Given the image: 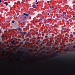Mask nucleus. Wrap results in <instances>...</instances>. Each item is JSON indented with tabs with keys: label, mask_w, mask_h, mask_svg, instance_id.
Listing matches in <instances>:
<instances>
[{
	"label": "nucleus",
	"mask_w": 75,
	"mask_h": 75,
	"mask_svg": "<svg viewBox=\"0 0 75 75\" xmlns=\"http://www.w3.org/2000/svg\"><path fill=\"white\" fill-rule=\"evenodd\" d=\"M60 18L61 19H63L64 18H65L66 17H67V15H65V14L64 13L61 14L60 15Z\"/></svg>",
	"instance_id": "nucleus-1"
},
{
	"label": "nucleus",
	"mask_w": 75,
	"mask_h": 75,
	"mask_svg": "<svg viewBox=\"0 0 75 75\" xmlns=\"http://www.w3.org/2000/svg\"><path fill=\"white\" fill-rule=\"evenodd\" d=\"M16 42V40H14L12 41H11V43L12 44H15V43Z\"/></svg>",
	"instance_id": "nucleus-2"
},
{
	"label": "nucleus",
	"mask_w": 75,
	"mask_h": 75,
	"mask_svg": "<svg viewBox=\"0 0 75 75\" xmlns=\"http://www.w3.org/2000/svg\"><path fill=\"white\" fill-rule=\"evenodd\" d=\"M21 16L22 17H24V18L25 19V20H27V19H26V16H25L24 15H23V14Z\"/></svg>",
	"instance_id": "nucleus-3"
},
{
	"label": "nucleus",
	"mask_w": 75,
	"mask_h": 75,
	"mask_svg": "<svg viewBox=\"0 0 75 75\" xmlns=\"http://www.w3.org/2000/svg\"><path fill=\"white\" fill-rule=\"evenodd\" d=\"M30 14V13H29L28 14H27L25 13H23V15H25L26 16H28Z\"/></svg>",
	"instance_id": "nucleus-4"
},
{
	"label": "nucleus",
	"mask_w": 75,
	"mask_h": 75,
	"mask_svg": "<svg viewBox=\"0 0 75 75\" xmlns=\"http://www.w3.org/2000/svg\"><path fill=\"white\" fill-rule=\"evenodd\" d=\"M32 7L33 8H36V5H34L32 6Z\"/></svg>",
	"instance_id": "nucleus-5"
},
{
	"label": "nucleus",
	"mask_w": 75,
	"mask_h": 75,
	"mask_svg": "<svg viewBox=\"0 0 75 75\" xmlns=\"http://www.w3.org/2000/svg\"><path fill=\"white\" fill-rule=\"evenodd\" d=\"M23 34H24L25 35V34H27V33H26L25 32H23Z\"/></svg>",
	"instance_id": "nucleus-6"
},
{
	"label": "nucleus",
	"mask_w": 75,
	"mask_h": 75,
	"mask_svg": "<svg viewBox=\"0 0 75 75\" xmlns=\"http://www.w3.org/2000/svg\"><path fill=\"white\" fill-rule=\"evenodd\" d=\"M36 4H38V2H37V0H36Z\"/></svg>",
	"instance_id": "nucleus-7"
},
{
	"label": "nucleus",
	"mask_w": 75,
	"mask_h": 75,
	"mask_svg": "<svg viewBox=\"0 0 75 75\" xmlns=\"http://www.w3.org/2000/svg\"><path fill=\"white\" fill-rule=\"evenodd\" d=\"M5 4H6V6H7L8 4V3H7V2H5Z\"/></svg>",
	"instance_id": "nucleus-8"
},
{
	"label": "nucleus",
	"mask_w": 75,
	"mask_h": 75,
	"mask_svg": "<svg viewBox=\"0 0 75 75\" xmlns=\"http://www.w3.org/2000/svg\"><path fill=\"white\" fill-rule=\"evenodd\" d=\"M54 7L53 6H52V7H50V9H51V8H53Z\"/></svg>",
	"instance_id": "nucleus-9"
},
{
	"label": "nucleus",
	"mask_w": 75,
	"mask_h": 75,
	"mask_svg": "<svg viewBox=\"0 0 75 75\" xmlns=\"http://www.w3.org/2000/svg\"><path fill=\"white\" fill-rule=\"evenodd\" d=\"M15 21H12V23H15Z\"/></svg>",
	"instance_id": "nucleus-10"
},
{
	"label": "nucleus",
	"mask_w": 75,
	"mask_h": 75,
	"mask_svg": "<svg viewBox=\"0 0 75 75\" xmlns=\"http://www.w3.org/2000/svg\"><path fill=\"white\" fill-rule=\"evenodd\" d=\"M10 18L11 19H12V18H13V17H12V16H11V17H10Z\"/></svg>",
	"instance_id": "nucleus-11"
},
{
	"label": "nucleus",
	"mask_w": 75,
	"mask_h": 75,
	"mask_svg": "<svg viewBox=\"0 0 75 75\" xmlns=\"http://www.w3.org/2000/svg\"><path fill=\"white\" fill-rule=\"evenodd\" d=\"M2 33V32L1 31V30H0V33Z\"/></svg>",
	"instance_id": "nucleus-12"
},
{
	"label": "nucleus",
	"mask_w": 75,
	"mask_h": 75,
	"mask_svg": "<svg viewBox=\"0 0 75 75\" xmlns=\"http://www.w3.org/2000/svg\"><path fill=\"white\" fill-rule=\"evenodd\" d=\"M53 18H55V16H53Z\"/></svg>",
	"instance_id": "nucleus-13"
},
{
	"label": "nucleus",
	"mask_w": 75,
	"mask_h": 75,
	"mask_svg": "<svg viewBox=\"0 0 75 75\" xmlns=\"http://www.w3.org/2000/svg\"><path fill=\"white\" fill-rule=\"evenodd\" d=\"M54 25V26H57V24H55Z\"/></svg>",
	"instance_id": "nucleus-14"
},
{
	"label": "nucleus",
	"mask_w": 75,
	"mask_h": 75,
	"mask_svg": "<svg viewBox=\"0 0 75 75\" xmlns=\"http://www.w3.org/2000/svg\"><path fill=\"white\" fill-rule=\"evenodd\" d=\"M7 0H4V1H6Z\"/></svg>",
	"instance_id": "nucleus-15"
},
{
	"label": "nucleus",
	"mask_w": 75,
	"mask_h": 75,
	"mask_svg": "<svg viewBox=\"0 0 75 75\" xmlns=\"http://www.w3.org/2000/svg\"><path fill=\"white\" fill-rule=\"evenodd\" d=\"M47 3H50V1H47Z\"/></svg>",
	"instance_id": "nucleus-16"
},
{
	"label": "nucleus",
	"mask_w": 75,
	"mask_h": 75,
	"mask_svg": "<svg viewBox=\"0 0 75 75\" xmlns=\"http://www.w3.org/2000/svg\"><path fill=\"white\" fill-rule=\"evenodd\" d=\"M0 3H1V1L0 0Z\"/></svg>",
	"instance_id": "nucleus-17"
},
{
	"label": "nucleus",
	"mask_w": 75,
	"mask_h": 75,
	"mask_svg": "<svg viewBox=\"0 0 75 75\" xmlns=\"http://www.w3.org/2000/svg\"><path fill=\"white\" fill-rule=\"evenodd\" d=\"M4 52H6V50H4Z\"/></svg>",
	"instance_id": "nucleus-18"
},
{
	"label": "nucleus",
	"mask_w": 75,
	"mask_h": 75,
	"mask_svg": "<svg viewBox=\"0 0 75 75\" xmlns=\"http://www.w3.org/2000/svg\"><path fill=\"white\" fill-rule=\"evenodd\" d=\"M41 62H43V61H42V60Z\"/></svg>",
	"instance_id": "nucleus-19"
},
{
	"label": "nucleus",
	"mask_w": 75,
	"mask_h": 75,
	"mask_svg": "<svg viewBox=\"0 0 75 75\" xmlns=\"http://www.w3.org/2000/svg\"><path fill=\"white\" fill-rule=\"evenodd\" d=\"M37 7H38V5H37Z\"/></svg>",
	"instance_id": "nucleus-20"
},
{
	"label": "nucleus",
	"mask_w": 75,
	"mask_h": 75,
	"mask_svg": "<svg viewBox=\"0 0 75 75\" xmlns=\"http://www.w3.org/2000/svg\"><path fill=\"white\" fill-rule=\"evenodd\" d=\"M45 55H46V56H47V54H46Z\"/></svg>",
	"instance_id": "nucleus-21"
},
{
	"label": "nucleus",
	"mask_w": 75,
	"mask_h": 75,
	"mask_svg": "<svg viewBox=\"0 0 75 75\" xmlns=\"http://www.w3.org/2000/svg\"><path fill=\"white\" fill-rule=\"evenodd\" d=\"M37 23H38V21H37Z\"/></svg>",
	"instance_id": "nucleus-22"
},
{
	"label": "nucleus",
	"mask_w": 75,
	"mask_h": 75,
	"mask_svg": "<svg viewBox=\"0 0 75 75\" xmlns=\"http://www.w3.org/2000/svg\"><path fill=\"white\" fill-rule=\"evenodd\" d=\"M73 17H75V16H73Z\"/></svg>",
	"instance_id": "nucleus-23"
},
{
	"label": "nucleus",
	"mask_w": 75,
	"mask_h": 75,
	"mask_svg": "<svg viewBox=\"0 0 75 75\" xmlns=\"http://www.w3.org/2000/svg\"><path fill=\"white\" fill-rule=\"evenodd\" d=\"M24 1H25V0H24Z\"/></svg>",
	"instance_id": "nucleus-24"
},
{
	"label": "nucleus",
	"mask_w": 75,
	"mask_h": 75,
	"mask_svg": "<svg viewBox=\"0 0 75 75\" xmlns=\"http://www.w3.org/2000/svg\"><path fill=\"white\" fill-rule=\"evenodd\" d=\"M73 3H75V2H74Z\"/></svg>",
	"instance_id": "nucleus-25"
},
{
	"label": "nucleus",
	"mask_w": 75,
	"mask_h": 75,
	"mask_svg": "<svg viewBox=\"0 0 75 75\" xmlns=\"http://www.w3.org/2000/svg\"><path fill=\"white\" fill-rule=\"evenodd\" d=\"M48 14V15H49L50 14V13H49Z\"/></svg>",
	"instance_id": "nucleus-26"
},
{
	"label": "nucleus",
	"mask_w": 75,
	"mask_h": 75,
	"mask_svg": "<svg viewBox=\"0 0 75 75\" xmlns=\"http://www.w3.org/2000/svg\"><path fill=\"white\" fill-rule=\"evenodd\" d=\"M13 54H14V52H13Z\"/></svg>",
	"instance_id": "nucleus-27"
},
{
	"label": "nucleus",
	"mask_w": 75,
	"mask_h": 75,
	"mask_svg": "<svg viewBox=\"0 0 75 75\" xmlns=\"http://www.w3.org/2000/svg\"><path fill=\"white\" fill-rule=\"evenodd\" d=\"M5 55H6V53H5Z\"/></svg>",
	"instance_id": "nucleus-28"
},
{
	"label": "nucleus",
	"mask_w": 75,
	"mask_h": 75,
	"mask_svg": "<svg viewBox=\"0 0 75 75\" xmlns=\"http://www.w3.org/2000/svg\"><path fill=\"white\" fill-rule=\"evenodd\" d=\"M52 8H51V9H50V10H52Z\"/></svg>",
	"instance_id": "nucleus-29"
},
{
	"label": "nucleus",
	"mask_w": 75,
	"mask_h": 75,
	"mask_svg": "<svg viewBox=\"0 0 75 75\" xmlns=\"http://www.w3.org/2000/svg\"><path fill=\"white\" fill-rule=\"evenodd\" d=\"M20 29V28H19V29Z\"/></svg>",
	"instance_id": "nucleus-30"
},
{
	"label": "nucleus",
	"mask_w": 75,
	"mask_h": 75,
	"mask_svg": "<svg viewBox=\"0 0 75 75\" xmlns=\"http://www.w3.org/2000/svg\"><path fill=\"white\" fill-rule=\"evenodd\" d=\"M19 52H21V51H19Z\"/></svg>",
	"instance_id": "nucleus-31"
},
{
	"label": "nucleus",
	"mask_w": 75,
	"mask_h": 75,
	"mask_svg": "<svg viewBox=\"0 0 75 75\" xmlns=\"http://www.w3.org/2000/svg\"><path fill=\"white\" fill-rule=\"evenodd\" d=\"M66 32H67V30H66Z\"/></svg>",
	"instance_id": "nucleus-32"
},
{
	"label": "nucleus",
	"mask_w": 75,
	"mask_h": 75,
	"mask_svg": "<svg viewBox=\"0 0 75 75\" xmlns=\"http://www.w3.org/2000/svg\"><path fill=\"white\" fill-rule=\"evenodd\" d=\"M64 13L65 14V13L64 12Z\"/></svg>",
	"instance_id": "nucleus-33"
},
{
	"label": "nucleus",
	"mask_w": 75,
	"mask_h": 75,
	"mask_svg": "<svg viewBox=\"0 0 75 75\" xmlns=\"http://www.w3.org/2000/svg\"><path fill=\"white\" fill-rule=\"evenodd\" d=\"M74 35L75 36V34Z\"/></svg>",
	"instance_id": "nucleus-34"
},
{
	"label": "nucleus",
	"mask_w": 75,
	"mask_h": 75,
	"mask_svg": "<svg viewBox=\"0 0 75 75\" xmlns=\"http://www.w3.org/2000/svg\"><path fill=\"white\" fill-rule=\"evenodd\" d=\"M21 60H22V59H21Z\"/></svg>",
	"instance_id": "nucleus-35"
}]
</instances>
